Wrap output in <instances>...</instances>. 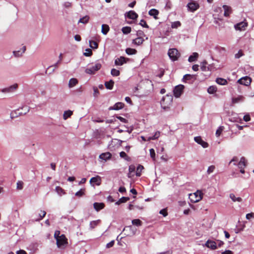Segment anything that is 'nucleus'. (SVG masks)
<instances>
[{
  "label": "nucleus",
  "mask_w": 254,
  "mask_h": 254,
  "mask_svg": "<svg viewBox=\"0 0 254 254\" xmlns=\"http://www.w3.org/2000/svg\"><path fill=\"white\" fill-rule=\"evenodd\" d=\"M223 8L224 10V15L226 17L229 16L230 14H231L232 12V8L230 6H228L227 5H223Z\"/></svg>",
  "instance_id": "obj_14"
},
{
  "label": "nucleus",
  "mask_w": 254,
  "mask_h": 254,
  "mask_svg": "<svg viewBox=\"0 0 254 254\" xmlns=\"http://www.w3.org/2000/svg\"><path fill=\"white\" fill-rule=\"evenodd\" d=\"M105 204L103 202H95L93 203L94 208L97 211H99L105 207Z\"/></svg>",
  "instance_id": "obj_17"
},
{
  "label": "nucleus",
  "mask_w": 254,
  "mask_h": 254,
  "mask_svg": "<svg viewBox=\"0 0 254 254\" xmlns=\"http://www.w3.org/2000/svg\"><path fill=\"white\" fill-rule=\"evenodd\" d=\"M207 63L206 61L202 62L201 63L200 68L202 71H207L209 70L208 67L206 66Z\"/></svg>",
  "instance_id": "obj_38"
},
{
  "label": "nucleus",
  "mask_w": 254,
  "mask_h": 254,
  "mask_svg": "<svg viewBox=\"0 0 254 254\" xmlns=\"http://www.w3.org/2000/svg\"><path fill=\"white\" fill-rule=\"evenodd\" d=\"M91 183H95L97 186H99L101 183V177L99 176H97L95 177H92L90 180Z\"/></svg>",
  "instance_id": "obj_19"
},
{
  "label": "nucleus",
  "mask_w": 254,
  "mask_h": 254,
  "mask_svg": "<svg viewBox=\"0 0 254 254\" xmlns=\"http://www.w3.org/2000/svg\"><path fill=\"white\" fill-rule=\"evenodd\" d=\"M159 136H160V132L156 131L153 136L150 137L148 138V140H150L156 139L158 138L159 137Z\"/></svg>",
  "instance_id": "obj_52"
},
{
  "label": "nucleus",
  "mask_w": 254,
  "mask_h": 254,
  "mask_svg": "<svg viewBox=\"0 0 254 254\" xmlns=\"http://www.w3.org/2000/svg\"><path fill=\"white\" fill-rule=\"evenodd\" d=\"M173 100L172 96L167 95L165 97H163L161 101V105L162 107L166 110L169 108L170 105L171 104Z\"/></svg>",
  "instance_id": "obj_1"
},
{
  "label": "nucleus",
  "mask_w": 254,
  "mask_h": 254,
  "mask_svg": "<svg viewBox=\"0 0 254 254\" xmlns=\"http://www.w3.org/2000/svg\"><path fill=\"white\" fill-rule=\"evenodd\" d=\"M85 191V189H81L75 193V195L78 197H81L84 195Z\"/></svg>",
  "instance_id": "obj_47"
},
{
  "label": "nucleus",
  "mask_w": 254,
  "mask_h": 254,
  "mask_svg": "<svg viewBox=\"0 0 254 254\" xmlns=\"http://www.w3.org/2000/svg\"><path fill=\"white\" fill-rule=\"evenodd\" d=\"M143 169H144L143 166L141 165H139L136 168V176L140 177L141 175V172Z\"/></svg>",
  "instance_id": "obj_34"
},
{
  "label": "nucleus",
  "mask_w": 254,
  "mask_h": 254,
  "mask_svg": "<svg viewBox=\"0 0 254 254\" xmlns=\"http://www.w3.org/2000/svg\"><path fill=\"white\" fill-rule=\"evenodd\" d=\"M205 246L211 250H215L217 249V244L215 242L208 240L205 243Z\"/></svg>",
  "instance_id": "obj_12"
},
{
  "label": "nucleus",
  "mask_w": 254,
  "mask_h": 254,
  "mask_svg": "<svg viewBox=\"0 0 254 254\" xmlns=\"http://www.w3.org/2000/svg\"><path fill=\"white\" fill-rule=\"evenodd\" d=\"M24 183L21 181H18L16 184V189L18 190H21L23 188Z\"/></svg>",
  "instance_id": "obj_49"
},
{
  "label": "nucleus",
  "mask_w": 254,
  "mask_h": 254,
  "mask_svg": "<svg viewBox=\"0 0 254 254\" xmlns=\"http://www.w3.org/2000/svg\"><path fill=\"white\" fill-rule=\"evenodd\" d=\"M114 81L113 80H110L109 81H107L105 83V86L108 89H112L114 86Z\"/></svg>",
  "instance_id": "obj_27"
},
{
  "label": "nucleus",
  "mask_w": 254,
  "mask_h": 254,
  "mask_svg": "<svg viewBox=\"0 0 254 254\" xmlns=\"http://www.w3.org/2000/svg\"><path fill=\"white\" fill-rule=\"evenodd\" d=\"M120 156L121 158H124L127 161H129L130 160V158L128 157L126 152L124 151H122L120 153Z\"/></svg>",
  "instance_id": "obj_42"
},
{
  "label": "nucleus",
  "mask_w": 254,
  "mask_h": 254,
  "mask_svg": "<svg viewBox=\"0 0 254 254\" xmlns=\"http://www.w3.org/2000/svg\"><path fill=\"white\" fill-rule=\"evenodd\" d=\"M221 254H234V253L230 250H226L224 252H222Z\"/></svg>",
  "instance_id": "obj_64"
},
{
  "label": "nucleus",
  "mask_w": 254,
  "mask_h": 254,
  "mask_svg": "<svg viewBox=\"0 0 254 254\" xmlns=\"http://www.w3.org/2000/svg\"><path fill=\"white\" fill-rule=\"evenodd\" d=\"M198 57V54L197 53H193L192 55L189 58L188 61L190 62L195 61Z\"/></svg>",
  "instance_id": "obj_28"
},
{
  "label": "nucleus",
  "mask_w": 254,
  "mask_h": 254,
  "mask_svg": "<svg viewBox=\"0 0 254 254\" xmlns=\"http://www.w3.org/2000/svg\"><path fill=\"white\" fill-rule=\"evenodd\" d=\"M89 45L90 47L93 49H97L98 47V44L95 41H90Z\"/></svg>",
  "instance_id": "obj_41"
},
{
  "label": "nucleus",
  "mask_w": 254,
  "mask_h": 254,
  "mask_svg": "<svg viewBox=\"0 0 254 254\" xmlns=\"http://www.w3.org/2000/svg\"><path fill=\"white\" fill-rule=\"evenodd\" d=\"M109 29H110L109 26L108 25L103 24L102 25L101 31L103 34L106 35L107 34V33L109 32Z\"/></svg>",
  "instance_id": "obj_31"
},
{
  "label": "nucleus",
  "mask_w": 254,
  "mask_h": 254,
  "mask_svg": "<svg viewBox=\"0 0 254 254\" xmlns=\"http://www.w3.org/2000/svg\"><path fill=\"white\" fill-rule=\"evenodd\" d=\"M243 53L242 50L239 51L238 53L235 55V57L236 59H239L243 56Z\"/></svg>",
  "instance_id": "obj_61"
},
{
  "label": "nucleus",
  "mask_w": 254,
  "mask_h": 254,
  "mask_svg": "<svg viewBox=\"0 0 254 254\" xmlns=\"http://www.w3.org/2000/svg\"><path fill=\"white\" fill-rule=\"evenodd\" d=\"M243 119L245 122L250 121L251 120L250 116L249 115H246L244 116Z\"/></svg>",
  "instance_id": "obj_63"
},
{
  "label": "nucleus",
  "mask_w": 254,
  "mask_h": 254,
  "mask_svg": "<svg viewBox=\"0 0 254 254\" xmlns=\"http://www.w3.org/2000/svg\"><path fill=\"white\" fill-rule=\"evenodd\" d=\"M46 214V212L45 211L41 210V213L39 214V217L35 219L36 221H40L41 220Z\"/></svg>",
  "instance_id": "obj_40"
},
{
  "label": "nucleus",
  "mask_w": 254,
  "mask_h": 254,
  "mask_svg": "<svg viewBox=\"0 0 254 254\" xmlns=\"http://www.w3.org/2000/svg\"><path fill=\"white\" fill-rule=\"evenodd\" d=\"M131 27L129 26H126L122 28V31L125 34H127L131 32Z\"/></svg>",
  "instance_id": "obj_44"
},
{
  "label": "nucleus",
  "mask_w": 254,
  "mask_h": 254,
  "mask_svg": "<svg viewBox=\"0 0 254 254\" xmlns=\"http://www.w3.org/2000/svg\"><path fill=\"white\" fill-rule=\"evenodd\" d=\"M148 13L150 16H153L154 18L156 19H157V16L159 14V11L156 9H151L149 11Z\"/></svg>",
  "instance_id": "obj_24"
},
{
  "label": "nucleus",
  "mask_w": 254,
  "mask_h": 254,
  "mask_svg": "<svg viewBox=\"0 0 254 254\" xmlns=\"http://www.w3.org/2000/svg\"><path fill=\"white\" fill-rule=\"evenodd\" d=\"M216 90L217 88L214 86H211L207 89L208 92L210 94L214 93L216 91Z\"/></svg>",
  "instance_id": "obj_48"
},
{
  "label": "nucleus",
  "mask_w": 254,
  "mask_h": 254,
  "mask_svg": "<svg viewBox=\"0 0 254 254\" xmlns=\"http://www.w3.org/2000/svg\"><path fill=\"white\" fill-rule=\"evenodd\" d=\"M26 50V47L23 46L22 48V52H21L20 51H14L13 54L15 57H19L21 56L22 54L24 53Z\"/></svg>",
  "instance_id": "obj_43"
},
{
  "label": "nucleus",
  "mask_w": 254,
  "mask_h": 254,
  "mask_svg": "<svg viewBox=\"0 0 254 254\" xmlns=\"http://www.w3.org/2000/svg\"><path fill=\"white\" fill-rule=\"evenodd\" d=\"M194 140L198 144L201 145L203 148H207L208 146V143L203 140L201 136H196L194 138Z\"/></svg>",
  "instance_id": "obj_11"
},
{
  "label": "nucleus",
  "mask_w": 254,
  "mask_h": 254,
  "mask_svg": "<svg viewBox=\"0 0 254 254\" xmlns=\"http://www.w3.org/2000/svg\"><path fill=\"white\" fill-rule=\"evenodd\" d=\"M111 157L112 154L109 152L103 153L99 156V158L101 159L104 160L105 161H107L110 159L111 158Z\"/></svg>",
  "instance_id": "obj_18"
},
{
  "label": "nucleus",
  "mask_w": 254,
  "mask_h": 254,
  "mask_svg": "<svg viewBox=\"0 0 254 254\" xmlns=\"http://www.w3.org/2000/svg\"><path fill=\"white\" fill-rule=\"evenodd\" d=\"M127 17L131 19L135 20L138 17V14L134 11L130 10L127 13Z\"/></svg>",
  "instance_id": "obj_16"
},
{
  "label": "nucleus",
  "mask_w": 254,
  "mask_h": 254,
  "mask_svg": "<svg viewBox=\"0 0 254 254\" xmlns=\"http://www.w3.org/2000/svg\"><path fill=\"white\" fill-rule=\"evenodd\" d=\"M135 166L133 165H130L129 166V169H128L129 173L128 174V177H129V178L131 177V174L132 173H134L135 172Z\"/></svg>",
  "instance_id": "obj_46"
},
{
  "label": "nucleus",
  "mask_w": 254,
  "mask_h": 254,
  "mask_svg": "<svg viewBox=\"0 0 254 254\" xmlns=\"http://www.w3.org/2000/svg\"><path fill=\"white\" fill-rule=\"evenodd\" d=\"M73 114L72 111L70 110H67L64 111L63 115V118L64 120H66L68 118L70 117Z\"/></svg>",
  "instance_id": "obj_35"
},
{
  "label": "nucleus",
  "mask_w": 254,
  "mask_h": 254,
  "mask_svg": "<svg viewBox=\"0 0 254 254\" xmlns=\"http://www.w3.org/2000/svg\"><path fill=\"white\" fill-rule=\"evenodd\" d=\"M230 197L232 199V200L234 202H236V201L241 202L242 201V199L241 197H236L233 193H231L230 194Z\"/></svg>",
  "instance_id": "obj_39"
},
{
  "label": "nucleus",
  "mask_w": 254,
  "mask_h": 254,
  "mask_svg": "<svg viewBox=\"0 0 254 254\" xmlns=\"http://www.w3.org/2000/svg\"><path fill=\"white\" fill-rule=\"evenodd\" d=\"M63 59V54H61L59 56V61L57 63H56L54 65L51 66L48 68V69L46 70V73H47L48 70L51 68H53L52 71H53L55 70V68L57 67V64L60 62L61 61H62Z\"/></svg>",
  "instance_id": "obj_29"
},
{
  "label": "nucleus",
  "mask_w": 254,
  "mask_h": 254,
  "mask_svg": "<svg viewBox=\"0 0 254 254\" xmlns=\"http://www.w3.org/2000/svg\"><path fill=\"white\" fill-rule=\"evenodd\" d=\"M196 79L195 75H191L187 74L184 76L183 78V81L184 82H187L189 80H192L194 81Z\"/></svg>",
  "instance_id": "obj_15"
},
{
  "label": "nucleus",
  "mask_w": 254,
  "mask_h": 254,
  "mask_svg": "<svg viewBox=\"0 0 254 254\" xmlns=\"http://www.w3.org/2000/svg\"><path fill=\"white\" fill-rule=\"evenodd\" d=\"M124 107V104L122 102H118L116 103L113 107H111L109 108L110 110H118L122 109Z\"/></svg>",
  "instance_id": "obj_20"
},
{
  "label": "nucleus",
  "mask_w": 254,
  "mask_h": 254,
  "mask_svg": "<svg viewBox=\"0 0 254 254\" xmlns=\"http://www.w3.org/2000/svg\"><path fill=\"white\" fill-rule=\"evenodd\" d=\"M181 25V23L180 21H176V22H173L172 24V27L173 28H177L178 27L180 26Z\"/></svg>",
  "instance_id": "obj_54"
},
{
  "label": "nucleus",
  "mask_w": 254,
  "mask_h": 254,
  "mask_svg": "<svg viewBox=\"0 0 254 254\" xmlns=\"http://www.w3.org/2000/svg\"><path fill=\"white\" fill-rule=\"evenodd\" d=\"M224 127H220L216 130V135L217 136H219L220 134H221L223 130Z\"/></svg>",
  "instance_id": "obj_53"
},
{
  "label": "nucleus",
  "mask_w": 254,
  "mask_h": 254,
  "mask_svg": "<svg viewBox=\"0 0 254 254\" xmlns=\"http://www.w3.org/2000/svg\"><path fill=\"white\" fill-rule=\"evenodd\" d=\"M101 223L100 220H97L95 221H92L90 223V228L91 229L95 228L97 226H98Z\"/></svg>",
  "instance_id": "obj_30"
},
{
  "label": "nucleus",
  "mask_w": 254,
  "mask_h": 254,
  "mask_svg": "<svg viewBox=\"0 0 254 254\" xmlns=\"http://www.w3.org/2000/svg\"><path fill=\"white\" fill-rule=\"evenodd\" d=\"M144 41V39L143 37H137L136 38L132 40V43L136 45L139 46L141 45Z\"/></svg>",
  "instance_id": "obj_22"
},
{
  "label": "nucleus",
  "mask_w": 254,
  "mask_h": 254,
  "mask_svg": "<svg viewBox=\"0 0 254 254\" xmlns=\"http://www.w3.org/2000/svg\"><path fill=\"white\" fill-rule=\"evenodd\" d=\"M131 222L133 225H135L136 226H140L142 224V221L138 219H133L132 220Z\"/></svg>",
  "instance_id": "obj_45"
},
{
  "label": "nucleus",
  "mask_w": 254,
  "mask_h": 254,
  "mask_svg": "<svg viewBox=\"0 0 254 254\" xmlns=\"http://www.w3.org/2000/svg\"><path fill=\"white\" fill-rule=\"evenodd\" d=\"M159 213L163 215V216H164V217H166L168 215V212H167V210L166 209H161Z\"/></svg>",
  "instance_id": "obj_60"
},
{
  "label": "nucleus",
  "mask_w": 254,
  "mask_h": 254,
  "mask_svg": "<svg viewBox=\"0 0 254 254\" xmlns=\"http://www.w3.org/2000/svg\"><path fill=\"white\" fill-rule=\"evenodd\" d=\"M57 245L58 248H61L62 246L67 245V239L64 235L62 234L60 236V238L57 239Z\"/></svg>",
  "instance_id": "obj_7"
},
{
  "label": "nucleus",
  "mask_w": 254,
  "mask_h": 254,
  "mask_svg": "<svg viewBox=\"0 0 254 254\" xmlns=\"http://www.w3.org/2000/svg\"><path fill=\"white\" fill-rule=\"evenodd\" d=\"M111 74L114 76H119L120 74V72L119 70L115 68H113L111 71Z\"/></svg>",
  "instance_id": "obj_50"
},
{
  "label": "nucleus",
  "mask_w": 254,
  "mask_h": 254,
  "mask_svg": "<svg viewBox=\"0 0 254 254\" xmlns=\"http://www.w3.org/2000/svg\"><path fill=\"white\" fill-rule=\"evenodd\" d=\"M203 197V193L200 191L197 190L193 194L190 195V198L192 202H197L202 199Z\"/></svg>",
  "instance_id": "obj_3"
},
{
  "label": "nucleus",
  "mask_w": 254,
  "mask_h": 254,
  "mask_svg": "<svg viewBox=\"0 0 254 254\" xmlns=\"http://www.w3.org/2000/svg\"><path fill=\"white\" fill-rule=\"evenodd\" d=\"M136 35L138 37H144L145 36V35L144 32L142 30H138L136 32Z\"/></svg>",
  "instance_id": "obj_55"
},
{
  "label": "nucleus",
  "mask_w": 254,
  "mask_h": 254,
  "mask_svg": "<svg viewBox=\"0 0 254 254\" xmlns=\"http://www.w3.org/2000/svg\"><path fill=\"white\" fill-rule=\"evenodd\" d=\"M101 64L100 63H96L94 65L91 67L87 68L85 69V72L89 74H93L96 71L99 70L101 68Z\"/></svg>",
  "instance_id": "obj_4"
},
{
  "label": "nucleus",
  "mask_w": 254,
  "mask_h": 254,
  "mask_svg": "<svg viewBox=\"0 0 254 254\" xmlns=\"http://www.w3.org/2000/svg\"><path fill=\"white\" fill-rule=\"evenodd\" d=\"M89 20V16L86 15L82 18H80L78 21V23H82L83 24H86L88 22Z\"/></svg>",
  "instance_id": "obj_37"
},
{
  "label": "nucleus",
  "mask_w": 254,
  "mask_h": 254,
  "mask_svg": "<svg viewBox=\"0 0 254 254\" xmlns=\"http://www.w3.org/2000/svg\"><path fill=\"white\" fill-rule=\"evenodd\" d=\"M129 59L121 56L115 60V64L116 65H122L123 64L127 63Z\"/></svg>",
  "instance_id": "obj_9"
},
{
  "label": "nucleus",
  "mask_w": 254,
  "mask_h": 254,
  "mask_svg": "<svg viewBox=\"0 0 254 254\" xmlns=\"http://www.w3.org/2000/svg\"><path fill=\"white\" fill-rule=\"evenodd\" d=\"M56 190L60 194L64 193V190L60 187H57L56 188Z\"/></svg>",
  "instance_id": "obj_56"
},
{
  "label": "nucleus",
  "mask_w": 254,
  "mask_h": 254,
  "mask_svg": "<svg viewBox=\"0 0 254 254\" xmlns=\"http://www.w3.org/2000/svg\"><path fill=\"white\" fill-rule=\"evenodd\" d=\"M216 82L217 84L221 85H225L228 83L227 81L225 79L222 78H217Z\"/></svg>",
  "instance_id": "obj_26"
},
{
  "label": "nucleus",
  "mask_w": 254,
  "mask_h": 254,
  "mask_svg": "<svg viewBox=\"0 0 254 254\" xmlns=\"http://www.w3.org/2000/svg\"><path fill=\"white\" fill-rule=\"evenodd\" d=\"M188 7L191 11H194L199 7L198 3L195 2H190L188 4Z\"/></svg>",
  "instance_id": "obj_13"
},
{
  "label": "nucleus",
  "mask_w": 254,
  "mask_h": 254,
  "mask_svg": "<svg viewBox=\"0 0 254 254\" xmlns=\"http://www.w3.org/2000/svg\"><path fill=\"white\" fill-rule=\"evenodd\" d=\"M168 55L170 59L173 62L177 61L181 56L180 53L176 48L170 49Z\"/></svg>",
  "instance_id": "obj_2"
},
{
  "label": "nucleus",
  "mask_w": 254,
  "mask_h": 254,
  "mask_svg": "<svg viewBox=\"0 0 254 254\" xmlns=\"http://www.w3.org/2000/svg\"><path fill=\"white\" fill-rule=\"evenodd\" d=\"M83 55L86 57H90L92 55V51L90 49H86Z\"/></svg>",
  "instance_id": "obj_51"
},
{
  "label": "nucleus",
  "mask_w": 254,
  "mask_h": 254,
  "mask_svg": "<svg viewBox=\"0 0 254 254\" xmlns=\"http://www.w3.org/2000/svg\"><path fill=\"white\" fill-rule=\"evenodd\" d=\"M247 161L245 157H242L241 158L240 162H239L238 165L239 168H243L246 166Z\"/></svg>",
  "instance_id": "obj_23"
},
{
  "label": "nucleus",
  "mask_w": 254,
  "mask_h": 254,
  "mask_svg": "<svg viewBox=\"0 0 254 254\" xmlns=\"http://www.w3.org/2000/svg\"><path fill=\"white\" fill-rule=\"evenodd\" d=\"M78 83V80L76 78H71L68 83V86L69 88H72L75 86Z\"/></svg>",
  "instance_id": "obj_25"
},
{
  "label": "nucleus",
  "mask_w": 254,
  "mask_h": 254,
  "mask_svg": "<svg viewBox=\"0 0 254 254\" xmlns=\"http://www.w3.org/2000/svg\"><path fill=\"white\" fill-rule=\"evenodd\" d=\"M126 52L127 55H131L136 54L137 51L134 49L128 48L126 49Z\"/></svg>",
  "instance_id": "obj_36"
},
{
  "label": "nucleus",
  "mask_w": 254,
  "mask_h": 254,
  "mask_svg": "<svg viewBox=\"0 0 254 254\" xmlns=\"http://www.w3.org/2000/svg\"><path fill=\"white\" fill-rule=\"evenodd\" d=\"M215 168V167L214 165L209 166L207 171V173L210 174V173H212L214 171Z\"/></svg>",
  "instance_id": "obj_58"
},
{
  "label": "nucleus",
  "mask_w": 254,
  "mask_h": 254,
  "mask_svg": "<svg viewBox=\"0 0 254 254\" xmlns=\"http://www.w3.org/2000/svg\"><path fill=\"white\" fill-rule=\"evenodd\" d=\"M252 82V79L249 76H245L242 77L238 80V82L241 84L244 85L246 86H249L250 85Z\"/></svg>",
  "instance_id": "obj_8"
},
{
  "label": "nucleus",
  "mask_w": 254,
  "mask_h": 254,
  "mask_svg": "<svg viewBox=\"0 0 254 254\" xmlns=\"http://www.w3.org/2000/svg\"><path fill=\"white\" fill-rule=\"evenodd\" d=\"M18 87L17 84H14L8 88H4L2 90V92H10L16 89Z\"/></svg>",
  "instance_id": "obj_21"
},
{
  "label": "nucleus",
  "mask_w": 254,
  "mask_h": 254,
  "mask_svg": "<svg viewBox=\"0 0 254 254\" xmlns=\"http://www.w3.org/2000/svg\"><path fill=\"white\" fill-rule=\"evenodd\" d=\"M248 26V23L245 21L237 23L235 25V28L237 30L243 31Z\"/></svg>",
  "instance_id": "obj_10"
},
{
  "label": "nucleus",
  "mask_w": 254,
  "mask_h": 254,
  "mask_svg": "<svg viewBox=\"0 0 254 254\" xmlns=\"http://www.w3.org/2000/svg\"><path fill=\"white\" fill-rule=\"evenodd\" d=\"M244 100V97L243 96L240 95L237 97L233 98L232 99V102L234 104L237 103L241 101H243Z\"/></svg>",
  "instance_id": "obj_33"
},
{
  "label": "nucleus",
  "mask_w": 254,
  "mask_h": 254,
  "mask_svg": "<svg viewBox=\"0 0 254 254\" xmlns=\"http://www.w3.org/2000/svg\"><path fill=\"white\" fill-rule=\"evenodd\" d=\"M139 24L143 27L149 28L148 25L146 23V22L143 19L140 20Z\"/></svg>",
  "instance_id": "obj_57"
},
{
  "label": "nucleus",
  "mask_w": 254,
  "mask_h": 254,
  "mask_svg": "<svg viewBox=\"0 0 254 254\" xmlns=\"http://www.w3.org/2000/svg\"><path fill=\"white\" fill-rule=\"evenodd\" d=\"M129 200V198L128 197H122L119 199V200L116 202V204L120 205L122 203H125Z\"/></svg>",
  "instance_id": "obj_32"
},
{
  "label": "nucleus",
  "mask_w": 254,
  "mask_h": 254,
  "mask_svg": "<svg viewBox=\"0 0 254 254\" xmlns=\"http://www.w3.org/2000/svg\"><path fill=\"white\" fill-rule=\"evenodd\" d=\"M29 111V107H25V111L24 112H20V109H18L16 110L13 111L11 113L10 117L11 118H14L18 117V116L24 115H25L27 112Z\"/></svg>",
  "instance_id": "obj_5"
},
{
  "label": "nucleus",
  "mask_w": 254,
  "mask_h": 254,
  "mask_svg": "<svg viewBox=\"0 0 254 254\" xmlns=\"http://www.w3.org/2000/svg\"><path fill=\"white\" fill-rule=\"evenodd\" d=\"M150 151V155L151 157L153 159L155 160V152L153 149H150L149 150Z\"/></svg>",
  "instance_id": "obj_59"
},
{
  "label": "nucleus",
  "mask_w": 254,
  "mask_h": 254,
  "mask_svg": "<svg viewBox=\"0 0 254 254\" xmlns=\"http://www.w3.org/2000/svg\"><path fill=\"white\" fill-rule=\"evenodd\" d=\"M184 88L185 86L182 84L175 86L173 90L174 96L176 98L180 97L183 93Z\"/></svg>",
  "instance_id": "obj_6"
},
{
  "label": "nucleus",
  "mask_w": 254,
  "mask_h": 254,
  "mask_svg": "<svg viewBox=\"0 0 254 254\" xmlns=\"http://www.w3.org/2000/svg\"><path fill=\"white\" fill-rule=\"evenodd\" d=\"M114 244H115V241L113 240L106 245V248L108 249L110 248L113 247V246L114 245Z\"/></svg>",
  "instance_id": "obj_62"
}]
</instances>
